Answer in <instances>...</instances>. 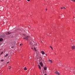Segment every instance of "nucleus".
<instances>
[{"label":"nucleus","instance_id":"f257e3e1","mask_svg":"<svg viewBox=\"0 0 75 75\" xmlns=\"http://www.w3.org/2000/svg\"><path fill=\"white\" fill-rule=\"evenodd\" d=\"M23 39H25V40H29L30 39V36H27L25 34H23Z\"/></svg>","mask_w":75,"mask_h":75},{"label":"nucleus","instance_id":"f03ea898","mask_svg":"<svg viewBox=\"0 0 75 75\" xmlns=\"http://www.w3.org/2000/svg\"><path fill=\"white\" fill-rule=\"evenodd\" d=\"M33 43H34V45L35 46H36V45H37V44L36 43L34 42V41H32V40H30L29 41V44L31 46V45H33Z\"/></svg>","mask_w":75,"mask_h":75},{"label":"nucleus","instance_id":"7ed1b4c3","mask_svg":"<svg viewBox=\"0 0 75 75\" xmlns=\"http://www.w3.org/2000/svg\"><path fill=\"white\" fill-rule=\"evenodd\" d=\"M43 61V60L42 59V58L40 57V60H39V62H40V65L41 67H43L44 66V65L42 63V62Z\"/></svg>","mask_w":75,"mask_h":75},{"label":"nucleus","instance_id":"20e7f679","mask_svg":"<svg viewBox=\"0 0 75 75\" xmlns=\"http://www.w3.org/2000/svg\"><path fill=\"white\" fill-rule=\"evenodd\" d=\"M71 48L72 50H75V46H71Z\"/></svg>","mask_w":75,"mask_h":75},{"label":"nucleus","instance_id":"39448f33","mask_svg":"<svg viewBox=\"0 0 75 75\" xmlns=\"http://www.w3.org/2000/svg\"><path fill=\"white\" fill-rule=\"evenodd\" d=\"M55 73L56 74H57V75H60V74H59V72H58V71H56Z\"/></svg>","mask_w":75,"mask_h":75},{"label":"nucleus","instance_id":"423d86ee","mask_svg":"<svg viewBox=\"0 0 75 75\" xmlns=\"http://www.w3.org/2000/svg\"><path fill=\"white\" fill-rule=\"evenodd\" d=\"M11 34V33L10 32H8L6 33V35H8V34Z\"/></svg>","mask_w":75,"mask_h":75},{"label":"nucleus","instance_id":"0eeeda50","mask_svg":"<svg viewBox=\"0 0 75 75\" xmlns=\"http://www.w3.org/2000/svg\"><path fill=\"white\" fill-rule=\"evenodd\" d=\"M41 53L42 54H43V55H44V54H45V52L43 51H41Z\"/></svg>","mask_w":75,"mask_h":75},{"label":"nucleus","instance_id":"6e6552de","mask_svg":"<svg viewBox=\"0 0 75 75\" xmlns=\"http://www.w3.org/2000/svg\"><path fill=\"white\" fill-rule=\"evenodd\" d=\"M3 41V39L2 38H0V41Z\"/></svg>","mask_w":75,"mask_h":75},{"label":"nucleus","instance_id":"1a4fd4ad","mask_svg":"<svg viewBox=\"0 0 75 75\" xmlns=\"http://www.w3.org/2000/svg\"><path fill=\"white\" fill-rule=\"evenodd\" d=\"M8 55H9V54H6L5 56L4 57H7V56H8Z\"/></svg>","mask_w":75,"mask_h":75},{"label":"nucleus","instance_id":"9d476101","mask_svg":"<svg viewBox=\"0 0 75 75\" xmlns=\"http://www.w3.org/2000/svg\"><path fill=\"white\" fill-rule=\"evenodd\" d=\"M44 70H47V67L46 66L44 67Z\"/></svg>","mask_w":75,"mask_h":75},{"label":"nucleus","instance_id":"9b49d317","mask_svg":"<svg viewBox=\"0 0 75 75\" xmlns=\"http://www.w3.org/2000/svg\"><path fill=\"white\" fill-rule=\"evenodd\" d=\"M38 67H39V68L40 69H41V66H40V65H38Z\"/></svg>","mask_w":75,"mask_h":75},{"label":"nucleus","instance_id":"f8f14e48","mask_svg":"<svg viewBox=\"0 0 75 75\" xmlns=\"http://www.w3.org/2000/svg\"><path fill=\"white\" fill-rule=\"evenodd\" d=\"M49 61L50 62V63H52V60H50V59H49Z\"/></svg>","mask_w":75,"mask_h":75},{"label":"nucleus","instance_id":"ddd939ff","mask_svg":"<svg viewBox=\"0 0 75 75\" xmlns=\"http://www.w3.org/2000/svg\"><path fill=\"white\" fill-rule=\"evenodd\" d=\"M11 66H9V69H11Z\"/></svg>","mask_w":75,"mask_h":75},{"label":"nucleus","instance_id":"4468645a","mask_svg":"<svg viewBox=\"0 0 75 75\" xmlns=\"http://www.w3.org/2000/svg\"><path fill=\"white\" fill-rule=\"evenodd\" d=\"M34 50L35 51H37V50H36V49L35 48V47L34 48Z\"/></svg>","mask_w":75,"mask_h":75},{"label":"nucleus","instance_id":"2eb2a0df","mask_svg":"<svg viewBox=\"0 0 75 75\" xmlns=\"http://www.w3.org/2000/svg\"><path fill=\"white\" fill-rule=\"evenodd\" d=\"M24 70H27V68L26 67H25V68L24 69Z\"/></svg>","mask_w":75,"mask_h":75},{"label":"nucleus","instance_id":"dca6fc26","mask_svg":"<svg viewBox=\"0 0 75 75\" xmlns=\"http://www.w3.org/2000/svg\"><path fill=\"white\" fill-rule=\"evenodd\" d=\"M3 54V52H2L1 53V55H2V54Z\"/></svg>","mask_w":75,"mask_h":75},{"label":"nucleus","instance_id":"f3484780","mask_svg":"<svg viewBox=\"0 0 75 75\" xmlns=\"http://www.w3.org/2000/svg\"><path fill=\"white\" fill-rule=\"evenodd\" d=\"M65 8H65V7H63V9L65 10Z\"/></svg>","mask_w":75,"mask_h":75},{"label":"nucleus","instance_id":"a211bd4d","mask_svg":"<svg viewBox=\"0 0 75 75\" xmlns=\"http://www.w3.org/2000/svg\"><path fill=\"white\" fill-rule=\"evenodd\" d=\"M4 61V60H3V59L1 60V62H3Z\"/></svg>","mask_w":75,"mask_h":75},{"label":"nucleus","instance_id":"6ab92c4d","mask_svg":"<svg viewBox=\"0 0 75 75\" xmlns=\"http://www.w3.org/2000/svg\"><path fill=\"white\" fill-rule=\"evenodd\" d=\"M50 48H52V46H50Z\"/></svg>","mask_w":75,"mask_h":75},{"label":"nucleus","instance_id":"aec40b11","mask_svg":"<svg viewBox=\"0 0 75 75\" xmlns=\"http://www.w3.org/2000/svg\"><path fill=\"white\" fill-rule=\"evenodd\" d=\"M64 7H62L61 8V9H63Z\"/></svg>","mask_w":75,"mask_h":75},{"label":"nucleus","instance_id":"412c9836","mask_svg":"<svg viewBox=\"0 0 75 75\" xmlns=\"http://www.w3.org/2000/svg\"><path fill=\"white\" fill-rule=\"evenodd\" d=\"M28 1H30V0H27Z\"/></svg>","mask_w":75,"mask_h":75},{"label":"nucleus","instance_id":"4be33fe9","mask_svg":"<svg viewBox=\"0 0 75 75\" xmlns=\"http://www.w3.org/2000/svg\"><path fill=\"white\" fill-rule=\"evenodd\" d=\"M11 48H14L13 47H11Z\"/></svg>","mask_w":75,"mask_h":75},{"label":"nucleus","instance_id":"5701e85b","mask_svg":"<svg viewBox=\"0 0 75 75\" xmlns=\"http://www.w3.org/2000/svg\"><path fill=\"white\" fill-rule=\"evenodd\" d=\"M72 1H74V0H71Z\"/></svg>","mask_w":75,"mask_h":75},{"label":"nucleus","instance_id":"b1692460","mask_svg":"<svg viewBox=\"0 0 75 75\" xmlns=\"http://www.w3.org/2000/svg\"><path fill=\"white\" fill-rule=\"evenodd\" d=\"M51 48L52 50H53V49L52 48V47Z\"/></svg>","mask_w":75,"mask_h":75},{"label":"nucleus","instance_id":"393cba45","mask_svg":"<svg viewBox=\"0 0 75 75\" xmlns=\"http://www.w3.org/2000/svg\"><path fill=\"white\" fill-rule=\"evenodd\" d=\"M46 11H47V8L46 9Z\"/></svg>","mask_w":75,"mask_h":75},{"label":"nucleus","instance_id":"a878e982","mask_svg":"<svg viewBox=\"0 0 75 75\" xmlns=\"http://www.w3.org/2000/svg\"><path fill=\"white\" fill-rule=\"evenodd\" d=\"M9 63V62H7V64H8Z\"/></svg>","mask_w":75,"mask_h":75},{"label":"nucleus","instance_id":"bb28decb","mask_svg":"<svg viewBox=\"0 0 75 75\" xmlns=\"http://www.w3.org/2000/svg\"><path fill=\"white\" fill-rule=\"evenodd\" d=\"M74 2H75V0H74V1H73Z\"/></svg>","mask_w":75,"mask_h":75},{"label":"nucleus","instance_id":"cd10ccee","mask_svg":"<svg viewBox=\"0 0 75 75\" xmlns=\"http://www.w3.org/2000/svg\"><path fill=\"white\" fill-rule=\"evenodd\" d=\"M31 49H32V50H33V48H31Z\"/></svg>","mask_w":75,"mask_h":75},{"label":"nucleus","instance_id":"c85d7f7f","mask_svg":"<svg viewBox=\"0 0 75 75\" xmlns=\"http://www.w3.org/2000/svg\"><path fill=\"white\" fill-rule=\"evenodd\" d=\"M20 45H21V44H20Z\"/></svg>","mask_w":75,"mask_h":75},{"label":"nucleus","instance_id":"c756f323","mask_svg":"<svg viewBox=\"0 0 75 75\" xmlns=\"http://www.w3.org/2000/svg\"><path fill=\"white\" fill-rule=\"evenodd\" d=\"M45 75H47V74H46Z\"/></svg>","mask_w":75,"mask_h":75},{"label":"nucleus","instance_id":"7c9ffc66","mask_svg":"<svg viewBox=\"0 0 75 75\" xmlns=\"http://www.w3.org/2000/svg\"><path fill=\"white\" fill-rule=\"evenodd\" d=\"M46 55H47V54H45Z\"/></svg>","mask_w":75,"mask_h":75},{"label":"nucleus","instance_id":"2f4dec72","mask_svg":"<svg viewBox=\"0 0 75 75\" xmlns=\"http://www.w3.org/2000/svg\"><path fill=\"white\" fill-rule=\"evenodd\" d=\"M12 45H13V44H12Z\"/></svg>","mask_w":75,"mask_h":75}]
</instances>
